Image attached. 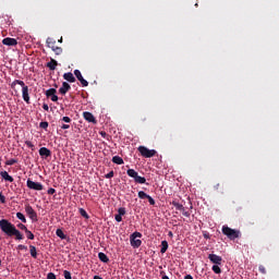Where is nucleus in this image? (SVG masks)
Wrapping results in <instances>:
<instances>
[{"label":"nucleus","mask_w":279,"mask_h":279,"mask_svg":"<svg viewBox=\"0 0 279 279\" xmlns=\"http://www.w3.org/2000/svg\"><path fill=\"white\" fill-rule=\"evenodd\" d=\"M2 44L7 45V47H16L17 41L16 38L7 37L2 39Z\"/></svg>","instance_id":"f8f14e48"},{"label":"nucleus","mask_w":279,"mask_h":279,"mask_svg":"<svg viewBox=\"0 0 279 279\" xmlns=\"http://www.w3.org/2000/svg\"><path fill=\"white\" fill-rule=\"evenodd\" d=\"M39 156L44 157L45 159H48V157L51 156L50 149L46 148V146H43V148L39 149Z\"/></svg>","instance_id":"4468645a"},{"label":"nucleus","mask_w":279,"mask_h":279,"mask_svg":"<svg viewBox=\"0 0 279 279\" xmlns=\"http://www.w3.org/2000/svg\"><path fill=\"white\" fill-rule=\"evenodd\" d=\"M17 228L21 229V230H24V232L27 231V226L23 225V223H19L17 225Z\"/></svg>","instance_id":"ea45409f"},{"label":"nucleus","mask_w":279,"mask_h":279,"mask_svg":"<svg viewBox=\"0 0 279 279\" xmlns=\"http://www.w3.org/2000/svg\"><path fill=\"white\" fill-rule=\"evenodd\" d=\"M54 94H57V89L54 87H50V89L46 90V97H52Z\"/></svg>","instance_id":"a878e982"},{"label":"nucleus","mask_w":279,"mask_h":279,"mask_svg":"<svg viewBox=\"0 0 279 279\" xmlns=\"http://www.w3.org/2000/svg\"><path fill=\"white\" fill-rule=\"evenodd\" d=\"M43 109L46 110V112H49V105L44 104V105H43Z\"/></svg>","instance_id":"3c124183"},{"label":"nucleus","mask_w":279,"mask_h":279,"mask_svg":"<svg viewBox=\"0 0 279 279\" xmlns=\"http://www.w3.org/2000/svg\"><path fill=\"white\" fill-rule=\"evenodd\" d=\"M118 214L120 215V217H122V216L126 215V209L125 208H119Z\"/></svg>","instance_id":"e433bc0d"},{"label":"nucleus","mask_w":279,"mask_h":279,"mask_svg":"<svg viewBox=\"0 0 279 279\" xmlns=\"http://www.w3.org/2000/svg\"><path fill=\"white\" fill-rule=\"evenodd\" d=\"M16 217L19 220H21L23 223H27V218L23 215V213L17 211Z\"/></svg>","instance_id":"393cba45"},{"label":"nucleus","mask_w":279,"mask_h":279,"mask_svg":"<svg viewBox=\"0 0 279 279\" xmlns=\"http://www.w3.org/2000/svg\"><path fill=\"white\" fill-rule=\"evenodd\" d=\"M135 183L144 184V183H146V178L140 177L138 173H137Z\"/></svg>","instance_id":"cd10ccee"},{"label":"nucleus","mask_w":279,"mask_h":279,"mask_svg":"<svg viewBox=\"0 0 279 279\" xmlns=\"http://www.w3.org/2000/svg\"><path fill=\"white\" fill-rule=\"evenodd\" d=\"M26 146L31 148L32 150L35 149V145L32 142H25Z\"/></svg>","instance_id":"a19ab883"},{"label":"nucleus","mask_w":279,"mask_h":279,"mask_svg":"<svg viewBox=\"0 0 279 279\" xmlns=\"http://www.w3.org/2000/svg\"><path fill=\"white\" fill-rule=\"evenodd\" d=\"M64 279H72L71 271L64 270L63 271Z\"/></svg>","instance_id":"f704fd0d"},{"label":"nucleus","mask_w":279,"mask_h":279,"mask_svg":"<svg viewBox=\"0 0 279 279\" xmlns=\"http://www.w3.org/2000/svg\"><path fill=\"white\" fill-rule=\"evenodd\" d=\"M47 193H48L49 195H54L56 190H54V189H49V190L47 191Z\"/></svg>","instance_id":"8fccbe9b"},{"label":"nucleus","mask_w":279,"mask_h":279,"mask_svg":"<svg viewBox=\"0 0 279 279\" xmlns=\"http://www.w3.org/2000/svg\"><path fill=\"white\" fill-rule=\"evenodd\" d=\"M78 213H80L81 216L84 217V219H89L88 213L85 209L80 208Z\"/></svg>","instance_id":"c85d7f7f"},{"label":"nucleus","mask_w":279,"mask_h":279,"mask_svg":"<svg viewBox=\"0 0 279 279\" xmlns=\"http://www.w3.org/2000/svg\"><path fill=\"white\" fill-rule=\"evenodd\" d=\"M56 234H57V236H59V239H61V240H66V239H68L62 229H57Z\"/></svg>","instance_id":"b1692460"},{"label":"nucleus","mask_w":279,"mask_h":279,"mask_svg":"<svg viewBox=\"0 0 279 279\" xmlns=\"http://www.w3.org/2000/svg\"><path fill=\"white\" fill-rule=\"evenodd\" d=\"M183 279H194V278L191 275H186V276L183 277Z\"/></svg>","instance_id":"603ef678"},{"label":"nucleus","mask_w":279,"mask_h":279,"mask_svg":"<svg viewBox=\"0 0 279 279\" xmlns=\"http://www.w3.org/2000/svg\"><path fill=\"white\" fill-rule=\"evenodd\" d=\"M16 84L22 87L23 100L26 104H31L29 87L22 80H14L12 82V88L16 87Z\"/></svg>","instance_id":"f03ea898"},{"label":"nucleus","mask_w":279,"mask_h":279,"mask_svg":"<svg viewBox=\"0 0 279 279\" xmlns=\"http://www.w3.org/2000/svg\"><path fill=\"white\" fill-rule=\"evenodd\" d=\"M47 279H57L54 272H48Z\"/></svg>","instance_id":"37998d69"},{"label":"nucleus","mask_w":279,"mask_h":279,"mask_svg":"<svg viewBox=\"0 0 279 279\" xmlns=\"http://www.w3.org/2000/svg\"><path fill=\"white\" fill-rule=\"evenodd\" d=\"M71 89V85L66 82L62 83L60 89H59V93L61 95H66L69 93V90Z\"/></svg>","instance_id":"ddd939ff"},{"label":"nucleus","mask_w":279,"mask_h":279,"mask_svg":"<svg viewBox=\"0 0 279 279\" xmlns=\"http://www.w3.org/2000/svg\"><path fill=\"white\" fill-rule=\"evenodd\" d=\"M100 135L105 137L107 135V133L106 132H100Z\"/></svg>","instance_id":"6e6d98bb"},{"label":"nucleus","mask_w":279,"mask_h":279,"mask_svg":"<svg viewBox=\"0 0 279 279\" xmlns=\"http://www.w3.org/2000/svg\"><path fill=\"white\" fill-rule=\"evenodd\" d=\"M107 180H110V178H113L114 177V171L111 170L110 172H108L106 175Z\"/></svg>","instance_id":"4c0bfd02"},{"label":"nucleus","mask_w":279,"mask_h":279,"mask_svg":"<svg viewBox=\"0 0 279 279\" xmlns=\"http://www.w3.org/2000/svg\"><path fill=\"white\" fill-rule=\"evenodd\" d=\"M46 44H47V47H48V48H50L51 50H53L54 47H56L57 41H56L54 38L48 37V38L46 39Z\"/></svg>","instance_id":"f3484780"},{"label":"nucleus","mask_w":279,"mask_h":279,"mask_svg":"<svg viewBox=\"0 0 279 279\" xmlns=\"http://www.w3.org/2000/svg\"><path fill=\"white\" fill-rule=\"evenodd\" d=\"M168 248H169V243L167 242V240H162L160 253L166 254Z\"/></svg>","instance_id":"4be33fe9"},{"label":"nucleus","mask_w":279,"mask_h":279,"mask_svg":"<svg viewBox=\"0 0 279 279\" xmlns=\"http://www.w3.org/2000/svg\"><path fill=\"white\" fill-rule=\"evenodd\" d=\"M94 279H104V278L100 276H95Z\"/></svg>","instance_id":"4d7b16f0"},{"label":"nucleus","mask_w":279,"mask_h":279,"mask_svg":"<svg viewBox=\"0 0 279 279\" xmlns=\"http://www.w3.org/2000/svg\"><path fill=\"white\" fill-rule=\"evenodd\" d=\"M46 66L50 69V71H54L56 68L58 66V62L54 59H50V61L46 64Z\"/></svg>","instance_id":"6ab92c4d"},{"label":"nucleus","mask_w":279,"mask_h":279,"mask_svg":"<svg viewBox=\"0 0 279 279\" xmlns=\"http://www.w3.org/2000/svg\"><path fill=\"white\" fill-rule=\"evenodd\" d=\"M208 259H209L214 265L221 266V263H222V257H221V256L215 255V253H210V254L208 255Z\"/></svg>","instance_id":"1a4fd4ad"},{"label":"nucleus","mask_w":279,"mask_h":279,"mask_svg":"<svg viewBox=\"0 0 279 279\" xmlns=\"http://www.w3.org/2000/svg\"><path fill=\"white\" fill-rule=\"evenodd\" d=\"M1 178L7 182H14V178L9 174L8 171H1L0 172Z\"/></svg>","instance_id":"dca6fc26"},{"label":"nucleus","mask_w":279,"mask_h":279,"mask_svg":"<svg viewBox=\"0 0 279 279\" xmlns=\"http://www.w3.org/2000/svg\"><path fill=\"white\" fill-rule=\"evenodd\" d=\"M168 235H169L170 238H172V236H173V232H172V231H169V232H168Z\"/></svg>","instance_id":"5fc2aeb1"},{"label":"nucleus","mask_w":279,"mask_h":279,"mask_svg":"<svg viewBox=\"0 0 279 279\" xmlns=\"http://www.w3.org/2000/svg\"><path fill=\"white\" fill-rule=\"evenodd\" d=\"M148 195L144 191L138 192V198L140 199H147Z\"/></svg>","instance_id":"7c9ffc66"},{"label":"nucleus","mask_w":279,"mask_h":279,"mask_svg":"<svg viewBox=\"0 0 279 279\" xmlns=\"http://www.w3.org/2000/svg\"><path fill=\"white\" fill-rule=\"evenodd\" d=\"M50 100L53 101V102H57L59 100V97L56 94H53L51 96Z\"/></svg>","instance_id":"c03bdc74"},{"label":"nucleus","mask_w":279,"mask_h":279,"mask_svg":"<svg viewBox=\"0 0 279 279\" xmlns=\"http://www.w3.org/2000/svg\"><path fill=\"white\" fill-rule=\"evenodd\" d=\"M24 209H25L26 215L28 216V218H29L33 222L38 221L37 211H36L35 209H33L32 205L25 204Z\"/></svg>","instance_id":"423d86ee"},{"label":"nucleus","mask_w":279,"mask_h":279,"mask_svg":"<svg viewBox=\"0 0 279 279\" xmlns=\"http://www.w3.org/2000/svg\"><path fill=\"white\" fill-rule=\"evenodd\" d=\"M258 269H259V272H260L262 275H266V274H267V270H266V268H265L264 265H259V266H258Z\"/></svg>","instance_id":"72a5a7b5"},{"label":"nucleus","mask_w":279,"mask_h":279,"mask_svg":"<svg viewBox=\"0 0 279 279\" xmlns=\"http://www.w3.org/2000/svg\"><path fill=\"white\" fill-rule=\"evenodd\" d=\"M74 75L77 77L83 87H88V82L82 76V72L80 70H74Z\"/></svg>","instance_id":"9d476101"},{"label":"nucleus","mask_w":279,"mask_h":279,"mask_svg":"<svg viewBox=\"0 0 279 279\" xmlns=\"http://www.w3.org/2000/svg\"><path fill=\"white\" fill-rule=\"evenodd\" d=\"M39 128H40V129H44V130H46V131H48L49 122H40V123H39Z\"/></svg>","instance_id":"473e14b6"},{"label":"nucleus","mask_w":279,"mask_h":279,"mask_svg":"<svg viewBox=\"0 0 279 279\" xmlns=\"http://www.w3.org/2000/svg\"><path fill=\"white\" fill-rule=\"evenodd\" d=\"M70 128H71L70 124H65V123L61 124V130H69Z\"/></svg>","instance_id":"a18cd8bd"},{"label":"nucleus","mask_w":279,"mask_h":279,"mask_svg":"<svg viewBox=\"0 0 279 279\" xmlns=\"http://www.w3.org/2000/svg\"><path fill=\"white\" fill-rule=\"evenodd\" d=\"M17 250H27V245L19 244Z\"/></svg>","instance_id":"09e8293b"},{"label":"nucleus","mask_w":279,"mask_h":279,"mask_svg":"<svg viewBox=\"0 0 279 279\" xmlns=\"http://www.w3.org/2000/svg\"><path fill=\"white\" fill-rule=\"evenodd\" d=\"M60 122L71 123L72 119L70 117H63L61 118Z\"/></svg>","instance_id":"c9c22d12"},{"label":"nucleus","mask_w":279,"mask_h":279,"mask_svg":"<svg viewBox=\"0 0 279 279\" xmlns=\"http://www.w3.org/2000/svg\"><path fill=\"white\" fill-rule=\"evenodd\" d=\"M138 151L141 156L145 157V159H150V157H154L157 154L155 149H148L143 145L138 146Z\"/></svg>","instance_id":"39448f33"},{"label":"nucleus","mask_w":279,"mask_h":279,"mask_svg":"<svg viewBox=\"0 0 279 279\" xmlns=\"http://www.w3.org/2000/svg\"><path fill=\"white\" fill-rule=\"evenodd\" d=\"M111 161L113 163H117V165H123L124 163L123 158H121L120 156H113Z\"/></svg>","instance_id":"5701e85b"},{"label":"nucleus","mask_w":279,"mask_h":279,"mask_svg":"<svg viewBox=\"0 0 279 279\" xmlns=\"http://www.w3.org/2000/svg\"><path fill=\"white\" fill-rule=\"evenodd\" d=\"M98 258L102 263H109L110 262V258L104 252L98 253Z\"/></svg>","instance_id":"aec40b11"},{"label":"nucleus","mask_w":279,"mask_h":279,"mask_svg":"<svg viewBox=\"0 0 279 279\" xmlns=\"http://www.w3.org/2000/svg\"><path fill=\"white\" fill-rule=\"evenodd\" d=\"M63 80L68 81L69 83H75L76 82V78H75V76L73 75L72 72L64 73L63 74Z\"/></svg>","instance_id":"2eb2a0df"},{"label":"nucleus","mask_w":279,"mask_h":279,"mask_svg":"<svg viewBox=\"0 0 279 279\" xmlns=\"http://www.w3.org/2000/svg\"><path fill=\"white\" fill-rule=\"evenodd\" d=\"M204 238H205L206 240L210 239L209 233H204Z\"/></svg>","instance_id":"864d4df0"},{"label":"nucleus","mask_w":279,"mask_h":279,"mask_svg":"<svg viewBox=\"0 0 279 279\" xmlns=\"http://www.w3.org/2000/svg\"><path fill=\"white\" fill-rule=\"evenodd\" d=\"M128 175L131 177V178H134V182H136V179H137V175H138V172L135 171L134 169H129L126 171Z\"/></svg>","instance_id":"412c9836"},{"label":"nucleus","mask_w":279,"mask_h":279,"mask_svg":"<svg viewBox=\"0 0 279 279\" xmlns=\"http://www.w3.org/2000/svg\"><path fill=\"white\" fill-rule=\"evenodd\" d=\"M63 41V38L61 37L60 39H59V43H62Z\"/></svg>","instance_id":"bf43d9fd"},{"label":"nucleus","mask_w":279,"mask_h":279,"mask_svg":"<svg viewBox=\"0 0 279 279\" xmlns=\"http://www.w3.org/2000/svg\"><path fill=\"white\" fill-rule=\"evenodd\" d=\"M222 234L227 235L229 240L233 241L239 239L241 231L231 229L229 226H222Z\"/></svg>","instance_id":"20e7f679"},{"label":"nucleus","mask_w":279,"mask_h":279,"mask_svg":"<svg viewBox=\"0 0 279 279\" xmlns=\"http://www.w3.org/2000/svg\"><path fill=\"white\" fill-rule=\"evenodd\" d=\"M114 219H116V221L121 222L122 221V216L120 214H118V215L114 216Z\"/></svg>","instance_id":"49530a36"},{"label":"nucleus","mask_w":279,"mask_h":279,"mask_svg":"<svg viewBox=\"0 0 279 279\" xmlns=\"http://www.w3.org/2000/svg\"><path fill=\"white\" fill-rule=\"evenodd\" d=\"M52 51H54V53H56L57 56H60V54L62 53L63 49H62V47L54 46L53 49H52Z\"/></svg>","instance_id":"c756f323"},{"label":"nucleus","mask_w":279,"mask_h":279,"mask_svg":"<svg viewBox=\"0 0 279 279\" xmlns=\"http://www.w3.org/2000/svg\"><path fill=\"white\" fill-rule=\"evenodd\" d=\"M0 230L8 236H15V240L22 241L24 240L23 233L16 229V226L11 223L9 219H1L0 220Z\"/></svg>","instance_id":"f257e3e1"},{"label":"nucleus","mask_w":279,"mask_h":279,"mask_svg":"<svg viewBox=\"0 0 279 279\" xmlns=\"http://www.w3.org/2000/svg\"><path fill=\"white\" fill-rule=\"evenodd\" d=\"M83 117H84V120L89 123H95V124L97 123V119L89 111H84Z\"/></svg>","instance_id":"9b49d317"},{"label":"nucleus","mask_w":279,"mask_h":279,"mask_svg":"<svg viewBox=\"0 0 279 279\" xmlns=\"http://www.w3.org/2000/svg\"><path fill=\"white\" fill-rule=\"evenodd\" d=\"M172 206H173L175 209L180 210V211L183 214L184 217H190V216H191V213L187 211V210L184 208V206H183L182 204H180V203L173 201V202H172Z\"/></svg>","instance_id":"6e6552de"},{"label":"nucleus","mask_w":279,"mask_h":279,"mask_svg":"<svg viewBox=\"0 0 279 279\" xmlns=\"http://www.w3.org/2000/svg\"><path fill=\"white\" fill-rule=\"evenodd\" d=\"M17 162V159H14V158H12V159H9L8 161H7V165H14V163H16Z\"/></svg>","instance_id":"79ce46f5"},{"label":"nucleus","mask_w":279,"mask_h":279,"mask_svg":"<svg viewBox=\"0 0 279 279\" xmlns=\"http://www.w3.org/2000/svg\"><path fill=\"white\" fill-rule=\"evenodd\" d=\"M26 185L29 190H35V191L44 190V184L39 182H33L32 179H27Z\"/></svg>","instance_id":"0eeeda50"},{"label":"nucleus","mask_w":279,"mask_h":279,"mask_svg":"<svg viewBox=\"0 0 279 279\" xmlns=\"http://www.w3.org/2000/svg\"><path fill=\"white\" fill-rule=\"evenodd\" d=\"M0 202H1L2 204H5V196L2 195V192H0Z\"/></svg>","instance_id":"de8ad7c7"},{"label":"nucleus","mask_w":279,"mask_h":279,"mask_svg":"<svg viewBox=\"0 0 279 279\" xmlns=\"http://www.w3.org/2000/svg\"><path fill=\"white\" fill-rule=\"evenodd\" d=\"M1 263H2V262H1V259H0V266H1Z\"/></svg>","instance_id":"052dcab7"},{"label":"nucleus","mask_w":279,"mask_h":279,"mask_svg":"<svg viewBox=\"0 0 279 279\" xmlns=\"http://www.w3.org/2000/svg\"><path fill=\"white\" fill-rule=\"evenodd\" d=\"M161 279H170L168 276L163 275Z\"/></svg>","instance_id":"13d9d810"},{"label":"nucleus","mask_w":279,"mask_h":279,"mask_svg":"<svg viewBox=\"0 0 279 279\" xmlns=\"http://www.w3.org/2000/svg\"><path fill=\"white\" fill-rule=\"evenodd\" d=\"M29 254H31V257L34 259L38 258V252L35 245H29Z\"/></svg>","instance_id":"a211bd4d"},{"label":"nucleus","mask_w":279,"mask_h":279,"mask_svg":"<svg viewBox=\"0 0 279 279\" xmlns=\"http://www.w3.org/2000/svg\"><path fill=\"white\" fill-rule=\"evenodd\" d=\"M147 199H148L150 206H155L156 202L151 196L147 195Z\"/></svg>","instance_id":"58836bf2"},{"label":"nucleus","mask_w":279,"mask_h":279,"mask_svg":"<svg viewBox=\"0 0 279 279\" xmlns=\"http://www.w3.org/2000/svg\"><path fill=\"white\" fill-rule=\"evenodd\" d=\"M142 236H143V233L138 232V231H134L133 233H131V235H130L131 246L134 247V248L141 247L142 244H143V242L141 240Z\"/></svg>","instance_id":"7ed1b4c3"},{"label":"nucleus","mask_w":279,"mask_h":279,"mask_svg":"<svg viewBox=\"0 0 279 279\" xmlns=\"http://www.w3.org/2000/svg\"><path fill=\"white\" fill-rule=\"evenodd\" d=\"M25 233H26L28 240H34L35 239L34 233L32 231H29L28 229H26Z\"/></svg>","instance_id":"2f4dec72"},{"label":"nucleus","mask_w":279,"mask_h":279,"mask_svg":"<svg viewBox=\"0 0 279 279\" xmlns=\"http://www.w3.org/2000/svg\"><path fill=\"white\" fill-rule=\"evenodd\" d=\"M211 271L217 274V275H220L221 274V268L219 265H213L211 266Z\"/></svg>","instance_id":"bb28decb"}]
</instances>
